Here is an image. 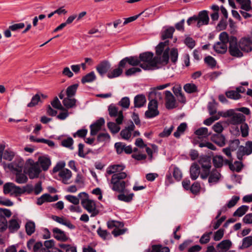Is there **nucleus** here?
I'll return each instance as SVG.
<instances>
[{
    "instance_id": "obj_11",
    "label": "nucleus",
    "mask_w": 252,
    "mask_h": 252,
    "mask_svg": "<svg viewBox=\"0 0 252 252\" xmlns=\"http://www.w3.org/2000/svg\"><path fill=\"white\" fill-rule=\"evenodd\" d=\"M240 48L243 53H249L252 51V39L249 37H242L238 41Z\"/></svg>"
},
{
    "instance_id": "obj_18",
    "label": "nucleus",
    "mask_w": 252,
    "mask_h": 252,
    "mask_svg": "<svg viewBox=\"0 0 252 252\" xmlns=\"http://www.w3.org/2000/svg\"><path fill=\"white\" fill-rule=\"evenodd\" d=\"M24 161L21 158L15 159L13 162L8 164V167L11 171L21 172L22 171Z\"/></svg>"
},
{
    "instance_id": "obj_57",
    "label": "nucleus",
    "mask_w": 252,
    "mask_h": 252,
    "mask_svg": "<svg viewBox=\"0 0 252 252\" xmlns=\"http://www.w3.org/2000/svg\"><path fill=\"white\" fill-rule=\"evenodd\" d=\"M174 126H171L169 127H165L163 131L159 134V136L160 137H166L170 135L172 131L174 129Z\"/></svg>"
},
{
    "instance_id": "obj_30",
    "label": "nucleus",
    "mask_w": 252,
    "mask_h": 252,
    "mask_svg": "<svg viewBox=\"0 0 252 252\" xmlns=\"http://www.w3.org/2000/svg\"><path fill=\"white\" fill-rule=\"evenodd\" d=\"M232 245L231 242L229 240H224L218 244L217 248L219 252H224L228 250Z\"/></svg>"
},
{
    "instance_id": "obj_8",
    "label": "nucleus",
    "mask_w": 252,
    "mask_h": 252,
    "mask_svg": "<svg viewBox=\"0 0 252 252\" xmlns=\"http://www.w3.org/2000/svg\"><path fill=\"white\" fill-rule=\"evenodd\" d=\"M21 188L13 183H6L3 186V193L5 194H9L10 195L18 196L21 195Z\"/></svg>"
},
{
    "instance_id": "obj_7",
    "label": "nucleus",
    "mask_w": 252,
    "mask_h": 252,
    "mask_svg": "<svg viewBox=\"0 0 252 252\" xmlns=\"http://www.w3.org/2000/svg\"><path fill=\"white\" fill-rule=\"evenodd\" d=\"M222 116L224 117L231 116L229 122L233 125L242 124L245 121V117L242 114L233 113L232 110L222 113Z\"/></svg>"
},
{
    "instance_id": "obj_51",
    "label": "nucleus",
    "mask_w": 252,
    "mask_h": 252,
    "mask_svg": "<svg viewBox=\"0 0 252 252\" xmlns=\"http://www.w3.org/2000/svg\"><path fill=\"white\" fill-rule=\"evenodd\" d=\"M219 40L220 42H222L223 43H225L227 45V43H229V45L230 44V36H229L228 33L223 32H221L219 35Z\"/></svg>"
},
{
    "instance_id": "obj_59",
    "label": "nucleus",
    "mask_w": 252,
    "mask_h": 252,
    "mask_svg": "<svg viewBox=\"0 0 252 252\" xmlns=\"http://www.w3.org/2000/svg\"><path fill=\"white\" fill-rule=\"evenodd\" d=\"M118 104L124 109H127L130 105L129 98L128 97H124L119 102Z\"/></svg>"
},
{
    "instance_id": "obj_16",
    "label": "nucleus",
    "mask_w": 252,
    "mask_h": 252,
    "mask_svg": "<svg viewBox=\"0 0 252 252\" xmlns=\"http://www.w3.org/2000/svg\"><path fill=\"white\" fill-rule=\"evenodd\" d=\"M58 199L59 196L58 195H55L52 196L49 193H44L42 194L40 197L37 198L36 204L38 205H41L45 202H54L58 200Z\"/></svg>"
},
{
    "instance_id": "obj_2",
    "label": "nucleus",
    "mask_w": 252,
    "mask_h": 252,
    "mask_svg": "<svg viewBox=\"0 0 252 252\" xmlns=\"http://www.w3.org/2000/svg\"><path fill=\"white\" fill-rule=\"evenodd\" d=\"M127 174L126 172H120L118 174H114L112 175L109 186L110 188L115 191L123 192L125 188L128 186V182L123 180L126 178Z\"/></svg>"
},
{
    "instance_id": "obj_34",
    "label": "nucleus",
    "mask_w": 252,
    "mask_h": 252,
    "mask_svg": "<svg viewBox=\"0 0 252 252\" xmlns=\"http://www.w3.org/2000/svg\"><path fill=\"white\" fill-rule=\"evenodd\" d=\"M146 102L145 96L142 94H138L135 96L134 99V107L140 108L143 106Z\"/></svg>"
},
{
    "instance_id": "obj_56",
    "label": "nucleus",
    "mask_w": 252,
    "mask_h": 252,
    "mask_svg": "<svg viewBox=\"0 0 252 252\" xmlns=\"http://www.w3.org/2000/svg\"><path fill=\"white\" fill-rule=\"evenodd\" d=\"M133 196L134 194L133 193H131L127 195L122 193L118 196V198L121 201H123L126 202H129L132 200Z\"/></svg>"
},
{
    "instance_id": "obj_55",
    "label": "nucleus",
    "mask_w": 252,
    "mask_h": 252,
    "mask_svg": "<svg viewBox=\"0 0 252 252\" xmlns=\"http://www.w3.org/2000/svg\"><path fill=\"white\" fill-rule=\"evenodd\" d=\"M40 101L41 98L40 95L39 94H36L32 96L31 102L28 104L27 106L29 107H34Z\"/></svg>"
},
{
    "instance_id": "obj_12",
    "label": "nucleus",
    "mask_w": 252,
    "mask_h": 252,
    "mask_svg": "<svg viewBox=\"0 0 252 252\" xmlns=\"http://www.w3.org/2000/svg\"><path fill=\"white\" fill-rule=\"evenodd\" d=\"M252 153V141H248L245 146H241L239 147L237 152V158L239 160L242 159L244 155H249Z\"/></svg>"
},
{
    "instance_id": "obj_17",
    "label": "nucleus",
    "mask_w": 252,
    "mask_h": 252,
    "mask_svg": "<svg viewBox=\"0 0 252 252\" xmlns=\"http://www.w3.org/2000/svg\"><path fill=\"white\" fill-rule=\"evenodd\" d=\"M208 178V183L211 185H213L219 182L222 178V176L219 171L216 169H213Z\"/></svg>"
},
{
    "instance_id": "obj_61",
    "label": "nucleus",
    "mask_w": 252,
    "mask_h": 252,
    "mask_svg": "<svg viewBox=\"0 0 252 252\" xmlns=\"http://www.w3.org/2000/svg\"><path fill=\"white\" fill-rule=\"evenodd\" d=\"M205 63L211 68H214L216 65V61L212 56H208L204 59Z\"/></svg>"
},
{
    "instance_id": "obj_44",
    "label": "nucleus",
    "mask_w": 252,
    "mask_h": 252,
    "mask_svg": "<svg viewBox=\"0 0 252 252\" xmlns=\"http://www.w3.org/2000/svg\"><path fill=\"white\" fill-rule=\"evenodd\" d=\"M187 127V124L185 123H181L177 127V130L174 133L173 135L176 138H179L182 134L184 133Z\"/></svg>"
},
{
    "instance_id": "obj_46",
    "label": "nucleus",
    "mask_w": 252,
    "mask_h": 252,
    "mask_svg": "<svg viewBox=\"0 0 252 252\" xmlns=\"http://www.w3.org/2000/svg\"><path fill=\"white\" fill-rule=\"evenodd\" d=\"M226 96L232 99L238 100L241 97V95L236 90H230L225 92Z\"/></svg>"
},
{
    "instance_id": "obj_31",
    "label": "nucleus",
    "mask_w": 252,
    "mask_h": 252,
    "mask_svg": "<svg viewBox=\"0 0 252 252\" xmlns=\"http://www.w3.org/2000/svg\"><path fill=\"white\" fill-rule=\"evenodd\" d=\"M173 92L174 94L177 97L179 101L185 103L186 102V98L182 93V87L180 85H177L173 87Z\"/></svg>"
},
{
    "instance_id": "obj_22",
    "label": "nucleus",
    "mask_w": 252,
    "mask_h": 252,
    "mask_svg": "<svg viewBox=\"0 0 252 252\" xmlns=\"http://www.w3.org/2000/svg\"><path fill=\"white\" fill-rule=\"evenodd\" d=\"M111 67V64L108 61H103L98 64L96 67V70L99 74L103 76Z\"/></svg>"
},
{
    "instance_id": "obj_32",
    "label": "nucleus",
    "mask_w": 252,
    "mask_h": 252,
    "mask_svg": "<svg viewBox=\"0 0 252 252\" xmlns=\"http://www.w3.org/2000/svg\"><path fill=\"white\" fill-rule=\"evenodd\" d=\"M198 162L201 166V168H211V158L208 156H202L200 157Z\"/></svg>"
},
{
    "instance_id": "obj_39",
    "label": "nucleus",
    "mask_w": 252,
    "mask_h": 252,
    "mask_svg": "<svg viewBox=\"0 0 252 252\" xmlns=\"http://www.w3.org/2000/svg\"><path fill=\"white\" fill-rule=\"evenodd\" d=\"M25 229L27 235L31 236L35 232V223L32 220L28 221L25 224Z\"/></svg>"
},
{
    "instance_id": "obj_26",
    "label": "nucleus",
    "mask_w": 252,
    "mask_h": 252,
    "mask_svg": "<svg viewBox=\"0 0 252 252\" xmlns=\"http://www.w3.org/2000/svg\"><path fill=\"white\" fill-rule=\"evenodd\" d=\"M52 219L56 222L64 225L71 229H73L75 228V226L73 225L69 220L64 218L63 217H60L56 216H53Z\"/></svg>"
},
{
    "instance_id": "obj_58",
    "label": "nucleus",
    "mask_w": 252,
    "mask_h": 252,
    "mask_svg": "<svg viewBox=\"0 0 252 252\" xmlns=\"http://www.w3.org/2000/svg\"><path fill=\"white\" fill-rule=\"evenodd\" d=\"M64 198L74 205H79V199L80 198L78 196L77 197L72 195H67L65 196Z\"/></svg>"
},
{
    "instance_id": "obj_20",
    "label": "nucleus",
    "mask_w": 252,
    "mask_h": 252,
    "mask_svg": "<svg viewBox=\"0 0 252 252\" xmlns=\"http://www.w3.org/2000/svg\"><path fill=\"white\" fill-rule=\"evenodd\" d=\"M105 121L103 118L98 119L95 123L90 126L91 135H95L101 129V126L104 124Z\"/></svg>"
},
{
    "instance_id": "obj_19",
    "label": "nucleus",
    "mask_w": 252,
    "mask_h": 252,
    "mask_svg": "<svg viewBox=\"0 0 252 252\" xmlns=\"http://www.w3.org/2000/svg\"><path fill=\"white\" fill-rule=\"evenodd\" d=\"M38 166H40L44 171L47 170L51 164V161L50 158L46 156L39 157L38 161L36 162Z\"/></svg>"
},
{
    "instance_id": "obj_62",
    "label": "nucleus",
    "mask_w": 252,
    "mask_h": 252,
    "mask_svg": "<svg viewBox=\"0 0 252 252\" xmlns=\"http://www.w3.org/2000/svg\"><path fill=\"white\" fill-rule=\"evenodd\" d=\"M8 228V222L5 218L0 217V232H2Z\"/></svg>"
},
{
    "instance_id": "obj_48",
    "label": "nucleus",
    "mask_w": 252,
    "mask_h": 252,
    "mask_svg": "<svg viewBox=\"0 0 252 252\" xmlns=\"http://www.w3.org/2000/svg\"><path fill=\"white\" fill-rule=\"evenodd\" d=\"M224 159L221 156H216L213 158V163L216 168L222 166Z\"/></svg>"
},
{
    "instance_id": "obj_3",
    "label": "nucleus",
    "mask_w": 252,
    "mask_h": 252,
    "mask_svg": "<svg viewBox=\"0 0 252 252\" xmlns=\"http://www.w3.org/2000/svg\"><path fill=\"white\" fill-rule=\"evenodd\" d=\"M78 196L80 198L82 206L91 214V217H95L99 213L95 201L89 199L88 193L82 192L78 194Z\"/></svg>"
},
{
    "instance_id": "obj_38",
    "label": "nucleus",
    "mask_w": 252,
    "mask_h": 252,
    "mask_svg": "<svg viewBox=\"0 0 252 252\" xmlns=\"http://www.w3.org/2000/svg\"><path fill=\"white\" fill-rule=\"evenodd\" d=\"M170 170H172L174 178L178 181L181 180L183 177L182 172L181 169L176 165H172Z\"/></svg>"
},
{
    "instance_id": "obj_21",
    "label": "nucleus",
    "mask_w": 252,
    "mask_h": 252,
    "mask_svg": "<svg viewBox=\"0 0 252 252\" xmlns=\"http://www.w3.org/2000/svg\"><path fill=\"white\" fill-rule=\"evenodd\" d=\"M52 232L54 237L57 240L65 242L68 239L65 232L57 227L54 228L52 229Z\"/></svg>"
},
{
    "instance_id": "obj_50",
    "label": "nucleus",
    "mask_w": 252,
    "mask_h": 252,
    "mask_svg": "<svg viewBox=\"0 0 252 252\" xmlns=\"http://www.w3.org/2000/svg\"><path fill=\"white\" fill-rule=\"evenodd\" d=\"M220 116H222V112H219L217 115L212 116L211 117L206 119L203 123L206 126H210L215 121L219 119Z\"/></svg>"
},
{
    "instance_id": "obj_35",
    "label": "nucleus",
    "mask_w": 252,
    "mask_h": 252,
    "mask_svg": "<svg viewBox=\"0 0 252 252\" xmlns=\"http://www.w3.org/2000/svg\"><path fill=\"white\" fill-rule=\"evenodd\" d=\"M194 133L197 136L198 139L207 138L211 134V132L208 131L207 127H202L196 129Z\"/></svg>"
},
{
    "instance_id": "obj_28",
    "label": "nucleus",
    "mask_w": 252,
    "mask_h": 252,
    "mask_svg": "<svg viewBox=\"0 0 252 252\" xmlns=\"http://www.w3.org/2000/svg\"><path fill=\"white\" fill-rule=\"evenodd\" d=\"M200 169L195 163L191 164L190 167V176L192 180H195L200 175Z\"/></svg>"
},
{
    "instance_id": "obj_5",
    "label": "nucleus",
    "mask_w": 252,
    "mask_h": 252,
    "mask_svg": "<svg viewBox=\"0 0 252 252\" xmlns=\"http://www.w3.org/2000/svg\"><path fill=\"white\" fill-rule=\"evenodd\" d=\"M240 44L236 37L230 36V42L228 46L230 55L234 57L241 58L244 56L242 50L240 48Z\"/></svg>"
},
{
    "instance_id": "obj_64",
    "label": "nucleus",
    "mask_w": 252,
    "mask_h": 252,
    "mask_svg": "<svg viewBox=\"0 0 252 252\" xmlns=\"http://www.w3.org/2000/svg\"><path fill=\"white\" fill-rule=\"evenodd\" d=\"M154 252H170L169 249L167 247H162L161 245H153Z\"/></svg>"
},
{
    "instance_id": "obj_23",
    "label": "nucleus",
    "mask_w": 252,
    "mask_h": 252,
    "mask_svg": "<svg viewBox=\"0 0 252 252\" xmlns=\"http://www.w3.org/2000/svg\"><path fill=\"white\" fill-rule=\"evenodd\" d=\"M175 32V28L171 26H165L161 32V37L162 40L171 38Z\"/></svg>"
},
{
    "instance_id": "obj_24",
    "label": "nucleus",
    "mask_w": 252,
    "mask_h": 252,
    "mask_svg": "<svg viewBox=\"0 0 252 252\" xmlns=\"http://www.w3.org/2000/svg\"><path fill=\"white\" fill-rule=\"evenodd\" d=\"M135 125L133 122H131L130 124L125 128L123 129L120 133L122 137L125 140H128L131 135V132L135 129Z\"/></svg>"
},
{
    "instance_id": "obj_49",
    "label": "nucleus",
    "mask_w": 252,
    "mask_h": 252,
    "mask_svg": "<svg viewBox=\"0 0 252 252\" xmlns=\"http://www.w3.org/2000/svg\"><path fill=\"white\" fill-rule=\"evenodd\" d=\"M78 85L77 84L72 85L67 87L66 91V95L68 97H73L76 94Z\"/></svg>"
},
{
    "instance_id": "obj_1",
    "label": "nucleus",
    "mask_w": 252,
    "mask_h": 252,
    "mask_svg": "<svg viewBox=\"0 0 252 252\" xmlns=\"http://www.w3.org/2000/svg\"><path fill=\"white\" fill-rule=\"evenodd\" d=\"M169 41L166 40L160 42L156 47L155 57L156 68H158V64H167L169 61V47H168Z\"/></svg>"
},
{
    "instance_id": "obj_33",
    "label": "nucleus",
    "mask_w": 252,
    "mask_h": 252,
    "mask_svg": "<svg viewBox=\"0 0 252 252\" xmlns=\"http://www.w3.org/2000/svg\"><path fill=\"white\" fill-rule=\"evenodd\" d=\"M211 140L220 147H223L225 144V137L219 134H213L211 136Z\"/></svg>"
},
{
    "instance_id": "obj_54",
    "label": "nucleus",
    "mask_w": 252,
    "mask_h": 252,
    "mask_svg": "<svg viewBox=\"0 0 252 252\" xmlns=\"http://www.w3.org/2000/svg\"><path fill=\"white\" fill-rule=\"evenodd\" d=\"M119 125L115 124L114 122H109L107 123V126L109 130L113 133H117L120 130Z\"/></svg>"
},
{
    "instance_id": "obj_9",
    "label": "nucleus",
    "mask_w": 252,
    "mask_h": 252,
    "mask_svg": "<svg viewBox=\"0 0 252 252\" xmlns=\"http://www.w3.org/2000/svg\"><path fill=\"white\" fill-rule=\"evenodd\" d=\"M158 114V102L155 99H152L148 104V110L145 113V117L151 119L157 116Z\"/></svg>"
},
{
    "instance_id": "obj_27",
    "label": "nucleus",
    "mask_w": 252,
    "mask_h": 252,
    "mask_svg": "<svg viewBox=\"0 0 252 252\" xmlns=\"http://www.w3.org/2000/svg\"><path fill=\"white\" fill-rule=\"evenodd\" d=\"M213 49L217 53L223 54L228 50V47L227 44L218 41L214 44Z\"/></svg>"
},
{
    "instance_id": "obj_40",
    "label": "nucleus",
    "mask_w": 252,
    "mask_h": 252,
    "mask_svg": "<svg viewBox=\"0 0 252 252\" xmlns=\"http://www.w3.org/2000/svg\"><path fill=\"white\" fill-rule=\"evenodd\" d=\"M72 97H68L64 98L63 103L64 106L67 108H70L74 107L75 106L76 99Z\"/></svg>"
},
{
    "instance_id": "obj_4",
    "label": "nucleus",
    "mask_w": 252,
    "mask_h": 252,
    "mask_svg": "<svg viewBox=\"0 0 252 252\" xmlns=\"http://www.w3.org/2000/svg\"><path fill=\"white\" fill-rule=\"evenodd\" d=\"M154 54L152 52H145L140 54L139 59L140 67L145 70H150L156 69V61L155 58H153Z\"/></svg>"
},
{
    "instance_id": "obj_41",
    "label": "nucleus",
    "mask_w": 252,
    "mask_h": 252,
    "mask_svg": "<svg viewBox=\"0 0 252 252\" xmlns=\"http://www.w3.org/2000/svg\"><path fill=\"white\" fill-rule=\"evenodd\" d=\"M252 246V236H249L242 239V244L239 246V249H244Z\"/></svg>"
},
{
    "instance_id": "obj_36",
    "label": "nucleus",
    "mask_w": 252,
    "mask_h": 252,
    "mask_svg": "<svg viewBox=\"0 0 252 252\" xmlns=\"http://www.w3.org/2000/svg\"><path fill=\"white\" fill-rule=\"evenodd\" d=\"M60 176L63 180V182L65 184H68L67 181L71 178V172L68 169H64L61 170L59 173Z\"/></svg>"
},
{
    "instance_id": "obj_10",
    "label": "nucleus",
    "mask_w": 252,
    "mask_h": 252,
    "mask_svg": "<svg viewBox=\"0 0 252 252\" xmlns=\"http://www.w3.org/2000/svg\"><path fill=\"white\" fill-rule=\"evenodd\" d=\"M109 114L111 117H116V122L118 125L122 124L124 116L122 110L119 111L118 108L114 104H111L108 107Z\"/></svg>"
},
{
    "instance_id": "obj_29",
    "label": "nucleus",
    "mask_w": 252,
    "mask_h": 252,
    "mask_svg": "<svg viewBox=\"0 0 252 252\" xmlns=\"http://www.w3.org/2000/svg\"><path fill=\"white\" fill-rule=\"evenodd\" d=\"M193 143L194 145H198V146L200 148L206 147L209 149L212 150H216V148L214 145H213L212 143L206 141H199L198 140L194 139L193 140Z\"/></svg>"
},
{
    "instance_id": "obj_63",
    "label": "nucleus",
    "mask_w": 252,
    "mask_h": 252,
    "mask_svg": "<svg viewBox=\"0 0 252 252\" xmlns=\"http://www.w3.org/2000/svg\"><path fill=\"white\" fill-rule=\"evenodd\" d=\"M212 234V232H209L204 233L200 238L199 242L201 244L208 243L210 240V236Z\"/></svg>"
},
{
    "instance_id": "obj_47",
    "label": "nucleus",
    "mask_w": 252,
    "mask_h": 252,
    "mask_svg": "<svg viewBox=\"0 0 252 252\" xmlns=\"http://www.w3.org/2000/svg\"><path fill=\"white\" fill-rule=\"evenodd\" d=\"M184 89L187 93L191 94L198 92L197 87L193 83H187L184 86Z\"/></svg>"
},
{
    "instance_id": "obj_15",
    "label": "nucleus",
    "mask_w": 252,
    "mask_h": 252,
    "mask_svg": "<svg viewBox=\"0 0 252 252\" xmlns=\"http://www.w3.org/2000/svg\"><path fill=\"white\" fill-rule=\"evenodd\" d=\"M197 22L196 26L200 28L203 25H208L209 21V17L208 14V11L203 10L199 12L198 15L196 16Z\"/></svg>"
},
{
    "instance_id": "obj_37",
    "label": "nucleus",
    "mask_w": 252,
    "mask_h": 252,
    "mask_svg": "<svg viewBox=\"0 0 252 252\" xmlns=\"http://www.w3.org/2000/svg\"><path fill=\"white\" fill-rule=\"evenodd\" d=\"M241 5V8L246 11H252L251 0H236Z\"/></svg>"
},
{
    "instance_id": "obj_6",
    "label": "nucleus",
    "mask_w": 252,
    "mask_h": 252,
    "mask_svg": "<svg viewBox=\"0 0 252 252\" xmlns=\"http://www.w3.org/2000/svg\"><path fill=\"white\" fill-rule=\"evenodd\" d=\"M27 173L30 179H34L39 176L41 170L36 162L32 159H29L26 163Z\"/></svg>"
},
{
    "instance_id": "obj_52",
    "label": "nucleus",
    "mask_w": 252,
    "mask_h": 252,
    "mask_svg": "<svg viewBox=\"0 0 252 252\" xmlns=\"http://www.w3.org/2000/svg\"><path fill=\"white\" fill-rule=\"evenodd\" d=\"M123 69L119 67L118 68L114 69L112 71L108 72L107 74V76L110 79L116 78L121 75Z\"/></svg>"
},
{
    "instance_id": "obj_60",
    "label": "nucleus",
    "mask_w": 252,
    "mask_h": 252,
    "mask_svg": "<svg viewBox=\"0 0 252 252\" xmlns=\"http://www.w3.org/2000/svg\"><path fill=\"white\" fill-rule=\"evenodd\" d=\"M211 168H201L200 176L202 179L205 180L208 178L211 172Z\"/></svg>"
},
{
    "instance_id": "obj_25",
    "label": "nucleus",
    "mask_w": 252,
    "mask_h": 252,
    "mask_svg": "<svg viewBox=\"0 0 252 252\" xmlns=\"http://www.w3.org/2000/svg\"><path fill=\"white\" fill-rule=\"evenodd\" d=\"M125 166L122 164H117L109 166L106 170V173L111 175L118 174L123 172L122 171L125 169Z\"/></svg>"
},
{
    "instance_id": "obj_42",
    "label": "nucleus",
    "mask_w": 252,
    "mask_h": 252,
    "mask_svg": "<svg viewBox=\"0 0 252 252\" xmlns=\"http://www.w3.org/2000/svg\"><path fill=\"white\" fill-rule=\"evenodd\" d=\"M95 79L96 76L95 73L94 71H92L82 77L81 79V82L83 84L91 83L94 81Z\"/></svg>"
},
{
    "instance_id": "obj_43",
    "label": "nucleus",
    "mask_w": 252,
    "mask_h": 252,
    "mask_svg": "<svg viewBox=\"0 0 252 252\" xmlns=\"http://www.w3.org/2000/svg\"><path fill=\"white\" fill-rule=\"evenodd\" d=\"M249 206L242 205L239 207L233 213L234 217H241L243 216L248 211Z\"/></svg>"
},
{
    "instance_id": "obj_13",
    "label": "nucleus",
    "mask_w": 252,
    "mask_h": 252,
    "mask_svg": "<svg viewBox=\"0 0 252 252\" xmlns=\"http://www.w3.org/2000/svg\"><path fill=\"white\" fill-rule=\"evenodd\" d=\"M21 220L14 216L8 222V228L11 233L17 232L20 228Z\"/></svg>"
},
{
    "instance_id": "obj_53",
    "label": "nucleus",
    "mask_w": 252,
    "mask_h": 252,
    "mask_svg": "<svg viewBox=\"0 0 252 252\" xmlns=\"http://www.w3.org/2000/svg\"><path fill=\"white\" fill-rule=\"evenodd\" d=\"M243 166V165L241 161H236L234 163L230 165V169L232 171L239 172L241 170Z\"/></svg>"
},
{
    "instance_id": "obj_45",
    "label": "nucleus",
    "mask_w": 252,
    "mask_h": 252,
    "mask_svg": "<svg viewBox=\"0 0 252 252\" xmlns=\"http://www.w3.org/2000/svg\"><path fill=\"white\" fill-rule=\"evenodd\" d=\"M27 176L21 172H18L16 174L15 181L18 184H22L26 183L28 181Z\"/></svg>"
},
{
    "instance_id": "obj_14",
    "label": "nucleus",
    "mask_w": 252,
    "mask_h": 252,
    "mask_svg": "<svg viewBox=\"0 0 252 252\" xmlns=\"http://www.w3.org/2000/svg\"><path fill=\"white\" fill-rule=\"evenodd\" d=\"M164 93L166 108L168 109L175 108L176 107V102L173 94L169 91H166Z\"/></svg>"
}]
</instances>
